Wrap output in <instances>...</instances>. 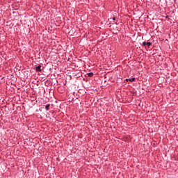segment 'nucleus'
<instances>
[{
	"instance_id": "nucleus-1",
	"label": "nucleus",
	"mask_w": 178,
	"mask_h": 178,
	"mask_svg": "<svg viewBox=\"0 0 178 178\" xmlns=\"http://www.w3.org/2000/svg\"><path fill=\"white\" fill-rule=\"evenodd\" d=\"M143 47H145V45H147V47H151V45H152V42H143Z\"/></svg>"
},
{
	"instance_id": "nucleus-2",
	"label": "nucleus",
	"mask_w": 178,
	"mask_h": 178,
	"mask_svg": "<svg viewBox=\"0 0 178 178\" xmlns=\"http://www.w3.org/2000/svg\"><path fill=\"white\" fill-rule=\"evenodd\" d=\"M35 71L36 72H42V70L41 69V65H38L35 67Z\"/></svg>"
},
{
	"instance_id": "nucleus-7",
	"label": "nucleus",
	"mask_w": 178,
	"mask_h": 178,
	"mask_svg": "<svg viewBox=\"0 0 178 178\" xmlns=\"http://www.w3.org/2000/svg\"><path fill=\"white\" fill-rule=\"evenodd\" d=\"M113 20H114V21L116 20V17H113Z\"/></svg>"
},
{
	"instance_id": "nucleus-6",
	"label": "nucleus",
	"mask_w": 178,
	"mask_h": 178,
	"mask_svg": "<svg viewBox=\"0 0 178 178\" xmlns=\"http://www.w3.org/2000/svg\"><path fill=\"white\" fill-rule=\"evenodd\" d=\"M126 81H130V79H126Z\"/></svg>"
},
{
	"instance_id": "nucleus-4",
	"label": "nucleus",
	"mask_w": 178,
	"mask_h": 178,
	"mask_svg": "<svg viewBox=\"0 0 178 178\" xmlns=\"http://www.w3.org/2000/svg\"><path fill=\"white\" fill-rule=\"evenodd\" d=\"M87 75L88 76V77H92V76H94V73L89 72V73L87 74Z\"/></svg>"
},
{
	"instance_id": "nucleus-5",
	"label": "nucleus",
	"mask_w": 178,
	"mask_h": 178,
	"mask_svg": "<svg viewBox=\"0 0 178 178\" xmlns=\"http://www.w3.org/2000/svg\"><path fill=\"white\" fill-rule=\"evenodd\" d=\"M129 81L133 83V81H136V78L129 79Z\"/></svg>"
},
{
	"instance_id": "nucleus-3",
	"label": "nucleus",
	"mask_w": 178,
	"mask_h": 178,
	"mask_svg": "<svg viewBox=\"0 0 178 178\" xmlns=\"http://www.w3.org/2000/svg\"><path fill=\"white\" fill-rule=\"evenodd\" d=\"M49 106H51V104H48L45 106L46 111H49Z\"/></svg>"
}]
</instances>
